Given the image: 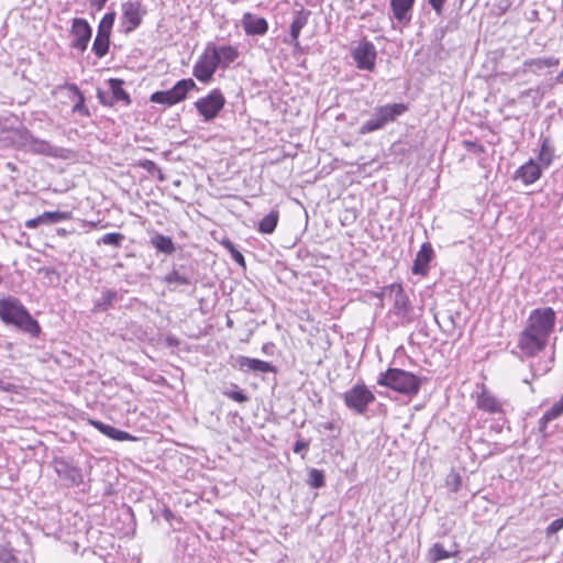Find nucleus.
I'll use <instances>...</instances> for the list:
<instances>
[{"label": "nucleus", "instance_id": "f257e3e1", "mask_svg": "<svg viewBox=\"0 0 563 563\" xmlns=\"http://www.w3.org/2000/svg\"><path fill=\"white\" fill-rule=\"evenodd\" d=\"M0 321L16 331L29 335L32 339H38L42 334V328L38 321L31 314L22 301L14 296L0 298Z\"/></svg>", "mask_w": 563, "mask_h": 563}, {"label": "nucleus", "instance_id": "f03ea898", "mask_svg": "<svg viewBox=\"0 0 563 563\" xmlns=\"http://www.w3.org/2000/svg\"><path fill=\"white\" fill-rule=\"evenodd\" d=\"M5 146H11L16 151L30 153L33 155H43L47 157H58L59 148L52 145L48 141L35 136L26 126L9 129L0 139Z\"/></svg>", "mask_w": 563, "mask_h": 563}, {"label": "nucleus", "instance_id": "7ed1b4c3", "mask_svg": "<svg viewBox=\"0 0 563 563\" xmlns=\"http://www.w3.org/2000/svg\"><path fill=\"white\" fill-rule=\"evenodd\" d=\"M429 382L426 376H418L412 372L397 367H388L385 372L379 373L377 385L389 388L409 399L416 397L421 386Z\"/></svg>", "mask_w": 563, "mask_h": 563}, {"label": "nucleus", "instance_id": "20e7f679", "mask_svg": "<svg viewBox=\"0 0 563 563\" xmlns=\"http://www.w3.org/2000/svg\"><path fill=\"white\" fill-rule=\"evenodd\" d=\"M408 111V104L402 102L386 103L374 108L371 118L364 121L358 128V134L365 135L383 130L387 124L393 123L397 118Z\"/></svg>", "mask_w": 563, "mask_h": 563}, {"label": "nucleus", "instance_id": "39448f33", "mask_svg": "<svg viewBox=\"0 0 563 563\" xmlns=\"http://www.w3.org/2000/svg\"><path fill=\"white\" fill-rule=\"evenodd\" d=\"M383 295L393 299L391 312L399 317L404 323H411L417 319L415 308L401 284L394 283L386 286Z\"/></svg>", "mask_w": 563, "mask_h": 563}, {"label": "nucleus", "instance_id": "423d86ee", "mask_svg": "<svg viewBox=\"0 0 563 563\" xmlns=\"http://www.w3.org/2000/svg\"><path fill=\"white\" fill-rule=\"evenodd\" d=\"M194 89H198L194 79L184 78L178 80L170 89L153 92L150 96V101L165 107H172L184 101L189 91Z\"/></svg>", "mask_w": 563, "mask_h": 563}, {"label": "nucleus", "instance_id": "0eeeda50", "mask_svg": "<svg viewBox=\"0 0 563 563\" xmlns=\"http://www.w3.org/2000/svg\"><path fill=\"white\" fill-rule=\"evenodd\" d=\"M342 399L347 409L355 415H365L369 405L375 401V395L364 384L358 383L343 393Z\"/></svg>", "mask_w": 563, "mask_h": 563}, {"label": "nucleus", "instance_id": "6e6552de", "mask_svg": "<svg viewBox=\"0 0 563 563\" xmlns=\"http://www.w3.org/2000/svg\"><path fill=\"white\" fill-rule=\"evenodd\" d=\"M225 97L221 89L214 88L205 97L195 101L194 106L205 122L214 120L225 106Z\"/></svg>", "mask_w": 563, "mask_h": 563}, {"label": "nucleus", "instance_id": "1a4fd4ad", "mask_svg": "<svg viewBox=\"0 0 563 563\" xmlns=\"http://www.w3.org/2000/svg\"><path fill=\"white\" fill-rule=\"evenodd\" d=\"M109 91L101 88L97 89V98L104 107H113L117 103H122L129 107L132 103L130 93L123 88L124 80L120 78H109L107 80Z\"/></svg>", "mask_w": 563, "mask_h": 563}, {"label": "nucleus", "instance_id": "9d476101", "mask_svg": "<svg viewBox=\"0 0 563 563\" xmlns=\"http://www.w3.org/2000/svg\"><path fill=\"white\" fill-rule=\"evenodd\" d=\"M52 466L58 477L69 486H79L84 482L82 471L71 457L55 456L52 460Z\"/></svg>", "mask_w": 563, "mask_h": 563}, {"label": "nucleus", "instance_id": "9b49d317", "mask_svg": "<svg viewBox=\"0 0 563 563\" xmlns=\"http://www.w3.org/2000/svg\"><path fill=\"white\" fill-rule=\"evenodd\" d=\"M555 321L556 314L553 308H537L530 312L527 325L531 328V330L550 338V334L554 329Z\"/></svg>", "mask_w": 563, "mask_h": 563}, {"label": "nucleus", "instance_id": "f8f14e48", "mask_svg": "<svg viewBox=\"0 0 563 563\" xmlns=\"http://www.w3.org/2000/svg\"><path fill=\"white\" fill-rule=\"evenodd\" d=\"M146 11L141 0H126L122 3L121 27L124 34L135 31L143 21Z\"/></svg>", "mask_w": 563, "mask_h": 563}, {"label": "nucleus", "instance_id": "ddd939ff", "mask_svg": "<svg viewBox=\"0 0 563 563\" xmlns=\"http://www.w3.org/2000/svg\"><path fill=\"white\" fill-rule=\"evenodd\" d=\"M351 56L357 69L374 71L376 67L377 51L371 41H361L357 46L351 49Z\"/></svg>", "mask_w": 563, "mask_h": 563}, {"label": "nucleus", "instance_id": "4468645a", "mask_svg": "<svg viewBox=\"0 0 563 563\" xmlns=\"http://www.w3.org/2000/svg\"><path fill=\"white\" fill-rule=\"evenodd\" d=\"M163 282L175 291L179 286H191L195 284V268L192 264L172 265V269L163 277Z\"/></svg>", "mask_w": 563, "mask_h": 563}, {"label": "nucleus", "instance_id": "2eb2a0df", "mask_svg": "<svg viewBox=\"0 0 563 563\" xmlns=\"http://www.w3.org/2000/svg\"><path fill=\"white\" fill-rule=\"evenodd\" d=\"M71 36L70 47L84 53L92 36V27L84 18H74L69 30Z\"/></svg>", "mask_w": 563, "mask_h": 563}, {"label": "nucleus", "instance_id": "dca6fc26", "mask_svg": "<svg viewBox=\"0 0 563 563\" xmlns=\"http://www.w3.org/2000/svg\"><path fill=\"white\" fill-rule=\"evenodd\" d=\"M548 341L549 338L526 325L519 334L518 346L526 355L534 356L545 349Z\"/></svg>", "mask_w": 563, "mask_h": 563}, {"label": "nucleus", "instance_id": "f3484780", "mask_svg": "<svg viewBox=\"0 0 563 563\" xmlns=\"http://www.w3.org/2000/svg\"><path fill=\"white\" fill-rule=\"evenodd\" d=\"M217 69L216 56H211L206 47L192 67V75L200 82L208 84L213 79Z\"/></svg>", "mask_w": 563, "mask_h": 563}, {"label": "nucleus", "instance_id": "a211bd4d", "mask_svg": "<svg viewBox=\"0 0 563 563\" xmlns=\"http://www.w3.org/2000/svg\"><path fill=\"white\" fill-rule=\"evenodd\" d=\"M232 366L242 373H277V367L269 362L253 358L245 355H238L233 358Z\"/></svg>", "mask_w": 563, "mask_h": 563}, {"label": "nucleus", "instance_id": "6ab92c4d", "mask_svg": "<svg viewBox=\"0 0 563 563\" xmlns=\"http://www.w3.org/2000/svg\"><path fill=\"white\" fill-rule=\"evenodd\" d=\"M126 289H112V288H102L100 297L93 300V305L91 308V312L93 313H100V312H107L110 309H113L115 307V303L120 300H122L123 295L126 294Z\"/></svg>", "mask_w": 563, "mask_h": 563}, {"label": "nucleus", "instance_id": "aec40b11", "mask_svg": "<svg viewBox=\"0 0 563 563\" xmlns=\"http://www.w3.org/2000/svg\"><path fill=\"white\" fill-rule=\"evenodd\" d=\"M310 15L311 11L305 8H300L292 12V20L289 26L290 38L284 40L285 43L292 45L294 47H298L300 45L298 38L301 30L307 25Z\"/></svg>", "mask_w": 563, "mask_h": 563}, {"label": "nucleus", "instance_id": "412c9836", "mask_svg": "<svg viewBox=\"0 0 563 563\" xmlns=\"http://www.w3.org/2000/svg\"><path fill=\"white\" fill-rule=\"evenodd\" d=\"M241 25L247 36H264L268 32V21L251 12H245L241 19Z\"/></svg>", "mask_w": 563, "mask_h": 563}, {"label": "nucleus", "instance_id": "4be33fe9", "mask_svg": "<svg viewBox=\"0 0 563 563\" xmlns=\"http://www.w3.org/2000/svg\"><path fill=\"white\" fill-rule=\"evenodd\" d=\"M206 47L211 56H216L217 68H228L239 56L238 48L232 45L217 46L213 43H208Z\"/></svg>", "mask_w": 563, "mask_h": 563}, {"label": "nucleus", "instance_id": "5701e85b", "mask_svg": "<svg viewBox=\"0 0 563 563\" xmlns=\"http://www.w3.org/2000/svg\"><path fill=\"white\" fill-rule=\"evenodd\" d=\"M434 258V251L429 242H424L418 251L411 272L413 275L426 276L430 269V263Z\"/></svg>", "mask_w": 563, "mask_h": 563}, {"label": "nucleus", "instance_id": "b1692460", "mask_svg": "<svg viewBox=\"0 0 563 563\" xmlns=\"http://www.w3.org/2000/svg\"><path fill=\"white\" fill-rule=\"evenodd\" d=\"M476 406L484 412L505 416L503 401L486 389H483L482 393L477 395Z\"/></svg>", "mask_w": 563, "mask_h": 563}, {"label": "nucleus", "instance_id": "393cba45", "mask_svg": "<svg viewBox=\"0 0 563 563\" xmlns=\"http://www.w3.org/2000/svg\"><path fill=\"white\" fill-rule=\"evenodd\" d=\"M416 0H389L393 18L402 25H408L412 19Z\"/></svg>", "mask_w": 563, "mask_h": 563}, {"label": "nucleus", "instance_id": "a878e982", "mask_svg": "<svg viewBox=\"0 0 563 563\" xmlns=\"http://www.w3.org/2000/svg\"><path fill=\"white\" fill-rule=\"evenodd\" d=\"M88 424L96 428L100 433L103 435L115 440V441H133L135 440V437H133L131 433L117 429L110 424L103 423L99 420L88 418L87 419Z\"/></svg>", "mask_w": 563, "mask_h": 563}, {"label": "nucleus", "instance_id": "bb28decb", "mask_svg": "<svg viewBox=\"0 0 563 563\" xmlns=\"http://www.w3.org/2000/svg\"><path fill=\"white\" fill-rule=\"evenodd\" d=\"M541 166L530 158L515 172V178L520 179L525 185H531L540 179Z\"/></svg>", "mask_w": 563, "mask_h": 563}, {"label": "nucleus", "instance_id": "cd10ccee", "mask_svg": "<svg viewBox=\"0 0 563 563\" xmlns=\"http://www.w3.org/2000/svg\"><path fill=\"white\" fill-rule=\"evenodd\" d=\"M148 244L155 249L157 254L166 256L172 255L176 251L173 239L155 230L150 232Z\"/></svg>", "mask_w": 563, "mask_h": 563}, {"label": "nucleus", "instance_id": "c85d7f7f", "mask_svg": "<svg viewBox=\"0 0 563 563\" xmlns=\"http://www.w3.org/2000/svg\"><path fill=\"white\" fill-rule=\"evenodd\" d=\"M560 65V58L554 56L528 58L523 62V71H531L539 75L544 68H552Z\"/></svg>", "mask_w": 563, "mask_h": 563}, {"label": "nucleus", "instance_id": "c756f323", "mask_svg": "<svg viewBox=\"0 0 563 563\" xmlns=\"http://www.w3.org/2000/svg\"><path fill=\"white\" fill-rule=\"evenodd\" d=\"M58 88L59 89H68L70 92H73L74 97L77 98V101L73 106V109H71V111L74 113H79L80 115L87 117V118L91 115L88 107L86 106V98L76 84L65 82L64 85L59 86Z\"/></svg>", "mask_w": 563, "mask_h": 563}, {"label": "nucleus", "instance_id": "7c9ffc66", "mask_svg": "<svg viewBox=\"0 0 563 563\" xmlns=\"http://www.w3.org/2000/svg\"><path fill=\"white\" fill-rule=\"evenodd\" d=\"M540 141L541 146L538 154V161L544 168H548L552 164V161L554 158V147L552 145L550 136L541 135Z\"/></svg>", "mask_w": 563, "mask_h": 563}, {"label": "nucleus", "instance_id": "2f4dec72", "mask_svg": "<svg viewBox=\"0 0 563 563\" xmlns=\"http://www.w3.org/2000/svg\"><path fill=\"white\" fill-rule=\"evenodd\" d=\"M117 12L114 9H111L108 11L99 21L98 27H97V35L101 37H107L110 40L111 32L115 22Z\"/></svg>", "mask_w": 563, "mask_h": 563}, {"label": "nucleus", "instance_id": "473e14b6", "mask_svg": "<svg viewBox=\"0 0 563 563\" xmlns=\"http://www.w3.org/2000/svg\"><path fill=\"white\" fill-rule=\"evenodd\" d=\"M279 221V211L272 210L268 214H266L257 224V231L263 234H272L278 224Z\"/></svg>", "mask_w": 563, "mask_h": 563}, {"label": "nucleus", "instance_id": "72a5a7b5", "mask_svg": "<svg viewBox=\"0 0 563 563\" xmlns=\"http://www.w3.org/2000/svg\"><path fill=\"white\" fill-rule=\"evenodd\" d=\"M455 554L456 552L446 551L441 543L437 542L429 549L427 560L430 563H437L439 561L450 559Z\"/></svg>", "mask_w": 563, "mask_h": 563}, {"label": "nucleus", "instance_id": "f704fd0d", "mask_svg": "<svg viewBox=\"0 0 563 563\" xmlns=\"http://www.w3.org/2000/svg\"><path fill=\"white\" fill-rule=\"evenodd\" d=\"M306 483L314 489L325 486V474L323 470L310 467L308 468Z\"/></svg>", "mask_w": 563, "mask_h": 563}, {"label": "nucleus", "instance_id": "c9c22d12", "mask_svg": "<svg viewBox=\"0 0 563 563\" xmlns=\"http://www.w3.org/2000/svg\"><path fill=\"white\" fill-rule=\"evenodd\" d=\"M559 417H561V415L552 406L542 415L538 422V430L542 438H548L551 434V432L548 431V424Z\"/></svg>", "mask_w": 563, "mask_h": 563}, {"label": "nucleus", "instance_id": "e433bc0d", "mask_svg": "<svg viewBox=\"0 0 563 563\" xmlns=\"http://www.w3.org/2000/svg\"><path fill=\"white\" fill-rule=\"evenodd\" d=\"M222 395L239 404H245L250 400V396L236 384H231L230 387H225L222 390Z\"/></svg>", "mask_w": 563, "mask_h": 563}, {"label": "nucleus", "instance_id": "4c0bfd02", "mask_svg": "<svg viewBox=\"0 0 563 563\" xmlns=\"http://www.w3.org/2000/svg\"><path fill=\"white\" fill-rule=\"evenodd\" d=\"M110 44L109 38L96 35L91 51L98 58H102L109 53Z\"/></svg>", "mask_w": 563, "mask_h": 563}, {"label": "nucleus", "instance_id": "58836bf2", "mask_svg": "<svg viewBox=\"0 0 563 563\" xmlns=\"http://www.w3.org/2000/svg\"><path fill=\"white\" fill-rule=\"evenodd\" d=\"M41 216H42L44 224H54V223H59V222L70 219L71 213L68 211L55 210V211H45Z\"/></svg>", "mask_w": 563, "mask_h": 563}, {"label": "nucleus", "instance_id": "ea45409f", "mask_svg": "<svg viewBox=\"0 0 563 563\" xmlns=\"http://www.w3.org/2000/svg\"><path fill=\"white\" fill-rule=\"evenodd\" d=\"M221 245L230 253L231 258L240 266L245 267V258L243 254L236 249L235 244L228 238L221 241Z\"/></svg>", "mask_w": 563, "mask_h": 563}, {"label": "nucleus", "instance_id": "a19ab883", "mask_svg": "<svg viewBox=\"0 0 563 563\" xmlns=\"http://www.w3.org/2000/svg\"><path fill=\"white\" fill-rule=\"evenodd\" d=\"M125 240V236L120 232H110L103 234L101 238L98 239L97 244H106V245H112L115 247H121L123 241Z\"/></svg>", "mask_w": 563, "mask_h": 563}, {"label": "nucleus", "instance_id": "79ce46f5", "mask_svg": "<svg viewBox=\"0 0 563 563\" xmlns=\"http://www.w3.org/2000/svg\"><path fill=\"white\" fill-rule=\"evenodd\" d=\"M137 166L140 168L146 170L152 176L157 175L159 180L164 179L163 173H162L161 168L157 166V164L154 161H151V159H147V158L140 159L137 162Z\"/></svg>", "mask_w": 563, "mask_h": 563}, {"label": "nucleus", "instance_id": "37998d69", "mask_svg": "<svg viewBox=\"0 0 563 563\" xmlns=\"http://www.w3.org/2000/svg\"><path fill=\"white\" fill-rule=\"evenodd\" d=\"M462 485V478L459 473H450L446 477V486L453 493L459 492L460 487Z\"/></svg>", "mask_w": 563, "mask_h": 563}, {"label": "nucleus", "instance_id": "c03bdc74", "mask_svg": "<svg viewBox=\"0 0 563 563\" xmlns=\"http://www.w3.org/2000/svg\"><path fill=\"white\" fill-rule=\"evenodd\" d=\"M310 445L309 440H305L303 438L299 437L296 442L294 443L292 451L296 454H300L302 459L306 457V452L308 451Z\"/></svg>", "mask_w": 563, "mask_h": 563}, {"label": "nucleus", "instance_id": "a18cd8bd", "mask_svg": "<svg viewBox=\"0 0 563 563\" xmlns=\"http://www.w3.org/2000/svg\"><path fill=\"white\" fill-rule=\"evenodd\" d=\"M0 563H18L13 549L0 548Z\"/></svg>", "mask_w": 563, "mask_h": 563}, {"label": "nucleus", "instance_id": "49530a36", "mask_svg": "<svg viewBox=\"0 0 563 563\" xmlns=\"http://www.w3.org/2000/svg\"><path fill=\"white\" fill-rule=\"evenodd\" d=\"M463 146L468 151V152H472L474 154H482L485 152V147L483 144L481 143H477L476 141H471V140H464L463 141Z\"/></svg>", "mask_w": 563, "mask_h": 563}, {"label": "nucleus", "instance_id": "de8ad7c7", "mask_svg": "<svg viewBox=\"0 0 563 563\" xmlns=\"http://www.w3.org/2000/svg\"><path fill=\"white\" fill-rule=\"evenodd\" d=\"M563 529V517L558 518L553 520L548 527H547V536L554 534Z\"/></svg>", "mask_w": 563, "mask_h": 563}, {"label": "nucleus", "instance_id": "09e8293b", "mask_svg": "<svg viewBox=\"0 0 563 563\" xmlns=\"http://www.w3.org/2000/svg\"><path fill=\"white\" fill-rule=\"evenodd\" d=\"M507 422L505 416H499L490 426V430L495 431L496 433H500L505 427V423Z\"/></svg>", "mask_w": 563, "mask_h": 563}, {"label": "nucleus", "instance_id": "8fccbe9b", "mask_svg": "<svg viewBox=\"0 0 563 563\" xmlns=\"http://www.w3.org/2000/svg\"><path fill=\"white\" fill-rule=\"evenodd\" d=\"M445 2L446 0H428V3L438 15H442Z\"/></svg>", "mask_w": 563, "mask_h": 563}, {"label": "nucleus", "instance_id": "3c124183", "mask_svg": "<svg viewBox=\"0 0 563 563\" xmlns=\"http://www.w3.org/2000/svg\"><path fill=\"white\" fill-rule=\"evenodd\" d=\"M109 0H88L90 8L96 12L101 11Z\"/></svg>", "mask_w": 563, "mask_h": 563}, {"label": "nucleus", "instance_id": "603ef678", "mask_svg": "<svg viewBox=\"0 0 563 563\" xmlns=\"http://www.w3.org/2000/svg\"><path fill=\"white\" fill-rule=\"evenodd\" d=\"M40 224H44V222H43V219H42V216H41V214H40V216H37V217H35V218H33V219H30V220H27V221L25 222V227H26L27 229H35V228H37Z\"/></svg>", "mask_w": 563, "mask_h": 563}, {"label": "nucleus", "instance_id": "864d4df0", "mask_svg": "<svg viewBox=\"0 0 563 563\" xmlns=\"http://www.w3.org/2000/svg\"><path fill=\"white\" fill-rule=\"evenodd\" d=\"M162 516L164 517V519L166 521H168L169 523L172 522V520L176 519V516L175 514L172 511V509L164 505L163 508H162Z\"/></svg>", "mask_w": 563, "mask_h": 563}, {"label": "nucleus", "instance_id": "5fc2aeb1", "mask_svg": "<svg viewBox=\"0 0 563 563\" xmlns=\"http://www.w3.org/2000/svg\"><path fill=\"white\" fill-rule=\"evenodd\" d=\"M165 341L166 344L170 347H177L180 343L179 339L176 338L175 335H167Z\"/></svg>", "mask_w": 563, "mask_h": 563}, {"label": "nucleus", "instance_id": "6e6d98bb", "mask_svg": "<svg viewBox=\"0 0 563 563\" xmlns=\"http://www.w3.org/2000/svg\"><path fill=\"white\" fill-rule=\"evenodd\" d=\"M552 407L562 416L563 415V394L560 399L552 405Z\"/></svg>", "mask_w": 563, "mask_h": 563}, {"label": "nucleus", "instance_id": "4d7b16f0", "mask_svg": "<svg viewBox=\"0 0 563 563\" xmlns=\"http://www.w3.org/2000/svg\"><path fill=\"white\" fill-rule=\"evenodd\" d=\"M40 273H44L46 276L56 275L59 277L58 272L54 267H43L40 269Z\"/></svg>", "mask_w": 563, "mask_h": 563}, {"label": "nucleus", "instance_id": "13d9d810", "mask_svg": "<svg viewBox=\"0 0 563 563\" xmlns=\"http://www.w3.org/2000/svg\"><path fill=\"white\" fill-rule=\"evenodd\" d=\"M275 347L274 343L269 342V343H265L262 347V351L266 354L269 353L271 350H273Z\"/></svg>", "mask_w": 563, "mask_h": 563}, {"label": "nucleus", "instance_id": "bf43d9fd", "mask_svg": "<svg viewBox=\"0 0 563 563\" xmlns=\"http://www.w3.org/2000/svg\"><path fill=\"white\" fill-rule=\"evenodd\" d=\"M335 424L332 421H328L323 424V428L328 431H332L334 429Z\"/></svg>", "mask_w": 563, "mask_h": 563}, {"label": "nucleus", "instance_id": "052dcab7", "mask_svg": "<svg viewBox=\"0 0 563 563\" xmlns=\"http://www.w3.org/2000/svg\"><path fill=\"white\" fill-rule=\"evenodd\" d=\"M5 167L10 170V172H16L18 168H16V165L14 163H11V162H8L5 164Z\"/></svg>", "mask_w": 563, "mask_h": 563}, {"label": "nucleus", "instance_id": "680f3d73", "mask_svg": "<svg viewBox=\"0 0 563 563\" xmlns=\"http://www.w3.org/2000/svg\"><path fill=\"white\" fill-rule=\"evenodd\" d=\"M554 80L556 84H563V69L556 75Z\"/></svg>", "mask_w": 563, "mask_h": 563}, {"label": "nucleus", "instance_id": "e2e57ef3", "mask_svg": "<svg viewBox=\"0 0 563 563\" xmlns=\"http://www.w3.org/2000/svg\"><path fill=\"white\" fill-rule=\"evenodd\" d=\"M227 325H228L229 328H232V327H233V320H232V319H230V318H228V320H227Z\"/></svg>", "mask_w": 563, "mask_h": 563}, {"label": "nucleus", "instance_id": "0e129e2a", "mask_svg": "<svg viewBox=\"0 0 563 563\" xmlns=\"http://www.w3.org/2000/svg\"><path fill=\"white\" fill-rule=\"evenodd\" d=\"M123 278H124V280H125L126 283H129V284H131V283H132V282H131V275H124V277H123Z\"/></svg>", "mask_w": 563, "mask_h": 563}, {"label": "nucleus", "instance_id": "69168bd1", "mask_svg": "<svg viewBox=\"0 0 563 563\" xmlns=\"http://www.w3.org/2000/svg\"><path fill=\"white\" fill-rule=\"evenodd\" d=\"M115 268H124V264L119 262L114 265Z\"/></svg>", "mask_w": 563, "mask_h": 563}, {"label": "nucleus", "instance_id": "338daca9", "mask_svg": "<svg viewBox=\"0 0 563 563\" xmlns=\"http://www.w3.org/2000/svg\"><path fill=\"white\" fill-rule=\"evenodd\" d=\"M449 319H450V321H451V324L454 327V324H455L454 316H453V314H450V316H449Z\"/></svg>", "mask_w": 563, "mask_h": 563}, {"label": "nucleus", "instance_id": "774afa93", "mask_svg": "<svg viewBox=\"0 0 563 563\" xmlns=\"http://www.w3.org/2000/svg\"><path fill=\"white\" fill-rule=\"evenodd\" d=\"M465 563H478V560L477 559H471V560H467Z\"/></svg>", "mask_w": 563, "mask_h": 563}]
</instances>
